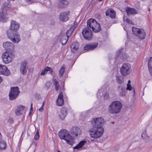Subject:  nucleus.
<instances>
[{"mask_svg": "<svg viewBox=\"0 0 152 152\" xmlns=\"http://www.w3.org/2000/svg\"><path fill=\"white\" fill-rule=\"evenodd\" d=\"M4 48L6 50L2 55L3 62L5 64H8L12 62L15 57V54L13 51L14 45L10 42H6L3 44Z\"/></svg>", "mask_w": 152, "mask_h": 152, "instance_id": "obj_1", "label": "nucleus"}, {"mask_svg": "<svg viewBox=\"0 0 152 152\" xmlns=\"http://www.w3.org/2000/svg\"><path fill=\"white\" fill-rule=\"evenodd\" d=\"M20 25L16 21L12 20L10 30L7 31V37L12 42L18 43L20 41V36L18 33L16 31L19 29Z\"/></svg>", "mask_w": 152, "mask_h": 152, "instance_id": "obj_2", "label": "nucleus"}, {"mask_svg": "<svg viewBox=\"0 0 152 152\" xmlns=\"http://www.w3.org/2000/svg\"><path fill=\"white\" fill-rule=\"evenodd\" d=\"M58 135L61 139L65 140L68 144L72 145L74 143L73 138L66 129H61L59 132Z\"/></svg>", "mask_w": 152, "mask_h": 152, "instance_id": "obj_3", "label": "nucleus"}, {"mask_svg": "<svg viewBox=\"0 0 152 152\" xmlns=\"http://www.w3.org/2000/svg\"><path fill=\"white\" fill-rule=\"evenodd\" d=\"M122 107V104L120 102L115 101L109 106L108 111L111 114H117L120 112Z\"/></svg>", "mask_w": 152, "mask_h": 152, "instance_id": "obj_4", "label": "nucleus"}, {"mask_svg": "<svg viewBox=\"0 0 152 152\" xmlns=\"http://www.w3.org/2000/svg\"><path fill=\"white\" fill-rule=\"evenodd\" d=\"M11 7V5L9 2L5 3L2 5L1 10L2 12H0V22H6L7 19L6 17L7 15V11Z\"/></svg>", "mask_w": 152, "mask_h": 152, "instance_id": "obj_5", "label": "nucleus"}, {"mask_svg": "<svg viewBox=\"0 0 152 152\" xmlns=\"http://www.w3.org/2000/svg\"><path fill=\"white\" fill-rule=\"evenodd\" d=\"M104 132V129L92 127L89 131L91 137L96 139L100 137L103 134Z\"/></svg>", "mask_w": 152, "mask_h": 152, "instance_id": "obj_6", "label": "nucleus"}, {"mask_svg": "<svg viewBox=\"0 0 152 152\" xmlns=\"http://www.w3.org/2000/svg\"><path fill=\"white\" fill-rule=\"evenodd\" d=\"M104 120L103 118H94L92 121V128L104 129L102 126L104 125Z\"/></svg>", "mask_w": 152, "mask_h": 152, "instance_id": "obj_7", "label": "nucleus"}, {"mask_svg": "<svg viewBox=\"0 0 152 152\" xmlns=\"http://www.w3.org/2000/svg\"><path fill=\"white\" fill-rule=\"evenodd\" d=\"M82 34L84 39L90 41L93 37V35L91 30L88 27H86L83 29Z\"/></svg>", "mask_w": 152, "mask_h": 152, "instance_id": "obj_8", "label": "nucleus"}, {"mask_svg": "<svg viewBox=\"0 0 152 152\" xmlns=\"http://www.w3.org/2000/svg\"><path fill=\"white\" fill-rule=\"evenodd\" d=\"M132 30L133 34L137 37V38L141 39H144L145 38L146 33L143 29L133 27L132 28Z\"/></svg>", "mask_w": 152, "mask_h": 152, "instance_id": "obj_9", "label": "nucleus"}, {"mask_svg": "<svg viewBox=\"0 0 152 152\" xmlns=\"http://www.w3.org/2000/svg\"><path fill=\"white\" fill-rule=\"evenodd\" d=\"M120 71L122 75L126 76L129 75L131 72L130 64L129 63H124L121 68Z\"/></svg>", "mask_w": 152, "mask_h": 152, "instance_id": "obj_10", "label": "nucleus"}, {"mask_svg": "<svg viewBox=\"0 0 152 152\" xmlns=\"http://www.w3.org/2000/svg\"><path fill=\"white\" fill-rule=\"evenodd\" d=\"M19 93L20 91L18 87L11 88L9 95L10 100H11L15 99Z\"/></svg>", "mask_w": 152, "mask_h": 152, "instance_id": "obj_11", "label": "nucleus"}, {"mask_svg": "<svg viewBox=\"0 0 152 152\" xmlns=\"http://www.w3.org/2000/svg\"><path fill=\"white\" fill-rule=\"evenodd\" d=\"M10 74V72L5 65L0 64V75L8 76Z\"/></svg>", "mask_w": 152, "mask_h": 152, "instance_id": "obj_12", "label": "nucleus"}, {"mask_svg": "<svg viewBox=\"0 0 152 152\" xmlns=\"http://www.w3.org/2000/svg\"><path fill=\"white\" fill-rule=\"evenodd\" d=\"M69 11H68L67 12H61L59 16V20L63 22H65L67 21L69 19L67 16L69 15Z\"/></svg>", "mask_w": 152, "mask_h": 152, "instance_id": "obj_13", "label": "nucleus"}, {"mask_svg": "<svg viewBox=\"0 0 152 152\" xmlns=\"http://www.w3.org/2000/svg\"><path fill=\"white\" fill-rule=\"evenodd\" d=\"M98 43L97 42L92 43L86 44L84 47V50H94L97 47Z\"/></svg>", "mask_w": 152, "mask_h": 152, "instance_id": "obj_14", "label": "nucleus"}, {"mask_svg": "<svg viewBox=\"0 0 152 152\" xmlns=\"http://www.w3.org/2000/svg\"><path fill=\"white\" fill-rule=\"evenodd\" d=\"M27 63L26 61H22L20 67V73L25 75L27 73V69H26V65Z\"/></svg>", "mask_w": 152, "mask_h": 152, "instance_id": "obj_15", "label": "nucleus"}, {"mask_svg": "<svg viewBox=\"0 0 152 152\" xmlns=\"http://www.w3.org/2000/svg\"><path fill=\"white\" fill-rule=\"evenodd\" d=\"M106 15L110 17L111 18H114L115 17V12L112 9H108L106 12Z\"/></svg>", "mask_w": 152, "mask_h": 152, "instance_id": "obj_16", "label": "nucleus"}, {"mask_svg": "<svg viewBox=\"0 0 152 152\" xmlns=\"http://www.w3.org/2000/svg\"><path fill=\"white\" fill-rule=\"evenodd\" d=\"M97 22L94 19L91 18L90 19L88 20L87 22V26L88 28L89 27L91 28H94V26L97 23Z\"/></svg>", "mask_w": 152, "mask_h": 152, "instance_id": "obj_17", "label": "nucleus"}, {"mask_svg": "<svg viewBox=\"0 0 152 152\" xmlns=\"http://www.w3.org/2000/svg\"><path fill=\"white\" fill-rule=\"evenodd\" d=\"M126 12L128 16L135 15L137 13V11L134 9L127 7L126 9Z\"/></svg>", "mask_w": 152, "mask_h": 152, "instance_id": "obj_18", "label": "nucleus"}, {"mask_svg": "<svg viewBox=\"0 0 152 152\" xmlns=\"http://www.w3.org/2000/svg\"><path fill=\"white\" fill-rule=\"evenodd\" d=\"M72 52L74 53H76L79 49V45L77 42H73L70 46Z\"/></svg>", "mask_w": 152, "mask_h": 152, "instance_id": "obj_19", "label": "nucleus"}, {"mask_svg": "<svg viewBox=\"0 0 152 152\" xmlns=\"http://www.w3.org/2000/svg\"><path fill=\"white\" fill-rule=\"evenodd\" d=\"M67 115V111L65 107H63L61 110L60 113L59 115L60 118L62 120L64 119Z\"/></svg>", "mask_w": 152, "mask_h": 152, "instance_id": "obj_20", "label": "nucleus"}, {"mask_svg": "<svg viewBox=\"0 0 152 152\" xmlns=\"http://www.w3.org/2000/svg\"><path fill=\"white\" fill-rule=\"evenodd\" d=\"M70 132L72 134H75L76 137H77L78 134H80L81 130L78 127H73L71 129Z\"/></svg>", "mask_w": 152, "mask_h": 152, "instance_id": "obj_21", "label": "nucleus"}, {"mask_svg": "<svg viewBox=\"0 0 152 152\" xmlns=\"http://www.w3.org/2000/svg\"><path fill=\"white\" fill-rule=\"evenodd\" d=\"M141 137L145 142H148L150 140V137L147 134L146 130H145L141 134Z\"/></svg>", "mask_w": 152, "mask_h": 152, "instance_id": "obj_22", "label": "nucleus"}, {"mask_svg": "<svg viewBox=\"0 0 152 152\" xmlns=\"http://www.w3.org/2000/svg\"><path fill=\"white\" fill-rule=\"evenodd\" d=\"M24 108L22 105L18 107L15 112L16 115L18 116L22 114L24 110Z\"/></svg>", "mask_w": 152, "mask_h": 152, "instance_id": "obj_23", "label": "nucleus"}, {"mask_svg": "<svg viewBox=\"0 0 152 152\" xmlns=\"http://www.w3.org/2000/svg\"><path fill=\"white\" fill-rule=\"evenodd\" d=\"M92 29L93 32L97 33L100 31L101 28L99 24L97 23L94 26V28H92Z\"/></svg>", "mask_w": 152, "mask_h": 152, "instance_id": "obj_24", "label": "nucleus"}, {"mask_svg": "<svg viewBox=\"0 0 152 152\" xmlns=\"http://www.w3.org/2000/svg\"><path fill=\"white\" fill-rule=\"evenodd\" d=\"M86 142L85 140L80 141L77 145L73 148L74 149H79Z\"/></svg>", "mask_w": 152, "mask_h": 152, "instance_id": "obj_25", "label": "nucleus"}, {"mask_svg": "<svg viewBox=\"0 0 152 152\" xmlns=\"http://www.w3.org/2000/svg\"><path fill=\"white\" fill-rule=\"evenodd\" d=\"M116 80L117 82L119 84H121L123 83L124 81V77L122 76H116Z\"/></svg>", "mask_w": 152, "mask_h": 152, "instance_id": "obj_26", "label": "nucleus"}, {"mask_svg": "<svg viewBox=\"0 0 152 152\" xmlns=\"http://www.w3.org/2000/svg\"><path fill=\"white\" fill-rule=\"evenodd\" d=\"M6 143L5 141L1 140L0 141V150H3L6 148Z\"/></svg>", "mask_w": 152, "mask_h": 152, "instance_id": "obj_27", "label": "nucleus"}, {"mask_svg": "<svg viewBox=\"0 0 152 152\" xmlns=\"http://www.w3.org/2000/svg\"><path fill=\"white\" fill-rule=\"evenodd\" d=\"M68 38L65 36L62 37L60 39V42L63 45H65L67 42Z\"/></svg>", "mask_w": 152, "mask_h": 152, "instance_id": "obj_28", "label": "nucleus"}, {"mask_svg": "<svg viewBox=\"0 0 152 152\" xmlns=\"http://www.w3.org/2000/svg\"><path fill=\"white\" fill-rule=\"evenodd\" d=\"M55 86V88L56 91H58L59 88V83L56 79H54L53 81Z\"/></svg>", "mask_w": 152, "mask_h": 152, "instance_id": "obj_29", "label": "nucleus"}, {"mask_svg": "<svg viewBox=\"0 0 152 152\" xmlns=\"http://www.w3.org/2000/svg\"><path fill=\"white\" fill-rule=\"evenodd\" d=\"M65 69L64 65H63L59 71V76L60 77L62 76L64 72Z\"/></svg>", "mask_w": 152, "mask_h": 152, "instance_id": "obj_30", "label": "nucleus"}, {"mask_svg": "<svg viewBox=\"0 0 152 152\" xmlns=\"http://www.w3.org/2000/svg\"><path fill=\"white\" fill-rule=\"evenodd\" d=\"M120 96H125V88H124L122 87L121 90L119 91Z\"/></svg>", "mask_w": 152, "mask_h": 152, "instance_id": "obj_31", "label": "nucleus"}, {"mask_svg": "<svg viewBox=\"0 0 152 152\" xmlns=\"http://www.w3.org/2000/svg\"><path fill=\"white\" fill-rule=\"evenodd\" d=\"M74 29L72 28H71L70 29L67 30L66 32V37L68 38L72 33Z\"/></svg>", "mask_w": 152, "mask_h": 152, "instance_id": "obj_32", "label": "nucleus"}, {"mask_svg": "<svg viewBox=\"0 0 152 152\" xmlns=\"http://www.w3.org/2000/svg\"><path fill=\"white\" fill-rule=\"evenodd\" d=\"M51 85V83L50 81H47L45 83L44 87L46 90H48L49 89Z\"/></svg>", "mask_w": 152, "mask_h": 152, "instance_id": "obj_33", "label": "nucleus"}, {"mask_svg": "<svg viewBox=\"0 0 152 152\" xmlns=\"http://www.w3.org/2000/svg\"><path fill=\"white\" fill-rule=\"evenodd\" d=\"M56 102L58 106H61L64 104L63 99H57Z\"/></svg>", "mask_w": 152, "mask_h": 152, "instance_id": "obj_34", "label": "nucleus"}, {"mask_svg": "<svg viewBox=\"0 0 152 152\" xmlns=\"http://www.w3.org/2000/svg\"><path fill=\"white\" fill-rule=\"evenodd\" d=\"M148 69L152 68V57H150L148 62Z\"/></svg>", "mask_w": 152, "mask_h": 152, "instance_id": "obj_35", "label": "nucleus"}, {"mask_svg": "<svg viewBox=\"0 0 152 152\" xmlns=\"http://www.w3.org/2000/svg\"><path fill=\"white\" fill-rule=\"evenodd\" d=\"M60 4L67 5L68 4V2L66 0H60Z\"/></svg>", "mask_w": 152, "mask_h": 152, "instance_id": "obj_36", "label": "nucleus"}, {"mask_svg": "<svg viewBox=\"0 0 152 152\" xmlns=\"http://www.w3.org/2000/svg\"><path fill=\"white\" fill-rule=\"evenodd\" d=\"M48 71V69H47V67H45V69L43 70L41 73V75H45L47 73V72Z\"/></svg>", "mask_w": 152, "mask_h": 152, "instance_id": "obj_37", "label": "nucleus"}, {"mask_svg": "<svg viewBox=\"0 0 152 152\" xmlns=\"http://www.w3.org/2000/svg\"><path fill=\"white\" fill-rule=\"evenodd\" d=\"M39 134L38 131H37L34 137V139H35L36 140H37L39 139Z\"/></svg>", "mask_w": 152, "mask_h": 152, "instance_id": "obj_38", "label": "nucleus"}, {"mask_svg": "<svg viewBox=\"0 0 152 152\" xmlns=\"http://www.w3.org/2000/svg\"><path fill=\"white\" fill-rule=\"evenodd\" d=\"M57 99H63L62 91H60V92Z\"/></svg>", "mask_w": 152, "mask_h": 152, "instance_id": "obj_39", "label": "nucleus"}, {"mask_svg": "<svg viewBox=\"0 0 152 152\" xmlns=\"http://www.w3.org/2000/svg\"><path fill=\"white\" fill-rule=\"evenodd\" d=\"M122 59L124 60H126L128 58V56L126 55V54L125 53H124L122 55Z\"/></svg>", "mask_w": 152, "mask_h": 152, "instance_id": "obj_40", "label": "nucleus"}, {"mask_svg": "<svg viewBox=\"0 0 152 152\" xmlns=\"http://www.w3.org/2000/svg\"><path fill=\"white\" fill-rule=\"evenodd\" d=\"M127 87L126 88V89L127 90H129V91H131L132 89V87H131V85L127 84Z\"/></svg>", "mask_w": 152, "mask_h": 152, "instance_id": "obj_41", "label": "nucleus"}, {"mask_svg": "<svg viewBox=\"0 0 152 152\" xmlns=\"http://www.w3.org/2000/svg\"><path fill=\"white\" fill-rule=\"evenodd\" d=\"M47 69L48 71H49L51 73H52L53 72V69L47 66Z\"/></svg>", "mask_w": 152, "mask_h": 152, "instance_id": "obj_42", "label": "nucleus"}, {"mask_svg": "<svg viewBox=\"0 0 152 152\" xmlns=\"http://www.w3.org/2000/svg\"><path fill=\"white\" fill-rule=\"evenodd\" d=\"M44 102H43V104H42V107H41L39 109V111L40 112H42L43 111V106H44Z\"/></svg>", "mask_w": 152, "mask_h": 152, "instance_id": "obj_43", "label": "nucleus"}, {"mask_svg": "<svg viewBox=\"0 0 152 152\" xmlns=\"http://www.w3.org/2000/svg\"><path fill=\"white\" fill-rule=\"evenodd\" d=\"M8 122L10 123H12L14 121L13 119L11 118H10L8 120Z\"/></svg>", "mask_w": 152, "mask_h": 152, "instance_id": "obj_44", "label": "nucleus"}, {"mask_svg": "<svg viewBox=\"0 0 152 152\" xmlns=\"http://www.w3.org/2000/svg\"><path fill=\"white\" fill-rule=\"evenodd\" d=\"M77 22H75L73 25L72 26L71 28H73V29H74L76 27V26L77 25Z\"/></svg>", "mask_w": 152, "mask_h": 152, "instance_id": "obj_45", "label": "nucleus"}, {"mask_svg": "<svg viewBox=\"0 0 152 152\" xmlns=\"http://www.w3.org/2000/svg\"><path fill=\"white\" fill-rule=\"evenodd\" d=\"M26 1L29 4H31L34 2V0H26Z\"/></svg>", "mask_w": 152, "mask_h": 152, "instance_id": "obj_46", "label": "nucleus"}, {"mask_svg": "<svg viewBox=\"0 0 152 152\" xmlns=\"http://www.w3.org/2000/svg\"><path fill=\"white\" fill-rule=\"evenodd\" d=\"M126 21L129 24H132V21L128 18L126 19Z\"/></svg>", "mask_w": 152, "mask_h": 152, "instance_id": "obj_47", "label": "nucleus"}, {"mask_svg": "<svg viewBox=\"0 0 152 152\" xmlns=\"http://www.w3.org/2000/svg\"><path fill=\"white\" fill-rule=\"evenodd\" d=\"M148 69L151 75L152 76V68H151Z\"/></svg>", "mask_w": 152, "mask_h": 152, "instance_id": "obj_48", "label": "nucleus"}, {"mask_svg": "<svg viewBox=\"0 0 152 152\" xmlns=\"http://www.w3.org/2000/svg\"><path fill=\"white\" fill-rule=\"evenodd\" d=\"M32 145H35V146L36 147L37 145V142H34L32 144Z\"/></svg>", "mask_w": 152, "mask_h": 152, "instance_id": "obj_49", "label": "nucleus"}, {"mask_svg": "<svg viewBox=\"0 0 152 152\" xmlns=\"http://www.w3.org/2000/svg\"><path fill=\"white\" fill-rule=\"evenodd\" d=\"M108 95L107 94L105 93L104 95V97L105 98H107L108 97Z\"/></svg>", "mask_w": 152, "mask_h": 152, "instance_id": "obj_50", "label": "nucleus"}, {"mask_svg": "<svg viewBox=\"0 0 152 152\" xmlns=\"http://www.w3.org/2000/svg\"><path fill=\"white\" fill-rule=\"evenodd\" d=\"M3 79H2V77L0 76V84L1 83Z\"/></svg>", "mask_w": 152, "mask_h": 152, "instance_id": "obj_51", "label": "nucleus"}, {"mask_svg": "<svg viewBox=\"0 0 152 152\" xmlns=\"http://www.w3.org/2000/svg\"><path fill=\"white\" fill-rule=\"evenodd\" d=\"M94 141V140H89L88 141V142H93Z\"/></svg>", "mask_w": 152, "mask_h": 152, "instance_id": "obj_52", "label": "nucleus"}, {"mask_svg": "<svg viewBox=\"0 0 152 152\" xmlns=\"http://www.w3.org/2000/svg\"><path fill=\"white\" fill-rule=\"evenodd\" d=\"M32 110H33V108L31 107L30 109V111H31L32 112Z\"/></svg>", "mask_w": 152, "mask_h": 152, "instance_id": "obj_53", "label": "nucleus"}, {"mask_svg": "<svg viewBox=\"0 0 152 152\" xmlns=\"http://www.w3.org/2000/svg\"><path fill=\"white\" fill-rule=\"evenodd\" d=\"M131 83V81L130 80H129L128 81V83L127 84H129L130 83Z\"/></svg>", "mask_w": 152, "mask_h": 152, "instance_id": "obj_54", "label": "nucleus"}, {"mask_svg": "<svg viewBox=\"0 0 152 152\" xmlns=\"http://www.w3.org/2000/svg\"><path fill=\"white\" fill-rule=\"evenodd\" d=\"M31 107L32 108V103H31Z\"/></svg>", "mask_w": 152, "mask_h": 152, "instance_id": "obj_55", "label": "nucleus"}, {"mask_svg": "<svg viewBox=\"0 0 152 152\" xmlns=\"http://www.w3.org/2000/svg\"><path fill=\"white\" fill-rule=\"evenodd\" d=\"M61 7V6H59V7L60 8H62V7Z\"/></svg>", "mask_w": 152, "mask_h": 152, "instance_id": "obj_56", "label": "nucleus"}, {"mask_svg": "<svg viewBox=\"0 0 152 152\" xmlns=\"http://www.w3.org/2000/svg\"><path fill=\"white\" fill-rule=\"evenodd\" d=\"M32 112L31 111H30L29 114H30V113H31Z\"/></svg>", "mask_w": 152, "mask_h": 152, "instance_id": "obj_57", "label": "nucleus"}, {"mask_svg": "<svg viewBox=\"0 0 152 152\" xmlns=\"http://www.w3.org/2000/svg\"><path fill=\"white\" fill-rule=\"evenodd\" d=\"M103 0H99V1H102Z\"/></svg>", "mask_w": 152, "mask_h": 152, "instance_id": "obj_58", "label": "nucleus"}, {"mask_svg": "<svg viewBox=\"0 0 152 152\" xmlns=\"http://www.w3.org/2000/svg\"><path fill=\"white\" fill-rule=\"evenodd\" d=\"M142 1H146V0H142Z\"/></svg>", "mask_w": 152, "mask_h": 152, "instance_id": "obj_59", "label": "nucleus"}, {"mask_svg": "<svg viewBox=\"0 0 152 152\" xmlns=\"http://www.w3.org/2000/svg\"><path fill=\"white\" fill-rule=\"evenodd\" d=\"M58 152H60L59 150H57Z\"/></svg>", "mask_w": 152, "mask_h": 152, "instance_id": "obj_60", "label": "nucleus"}, {"mask_svg": "<svg viewBox=\"0 0 152 152\" xmlns=\"http://www.w3.org/2000/svg\"><path fill=\"white\" fill-rule=\"evenodd\" d=\"M150 8H149V9H148V11H150Z\"/></svg>", "mask_w": 152, "mask_h": 152, "instance_id": "obj_61", "label": "nucleus"}, {"mask_svg": "<svg viewBox=\"0 0 152 152\" xmlns=\"http://www.w3.org/2000/svg\"><path fill=\"white\" fill-rule=\"evenodd\" d=\"M120 88V86H119V87H118V88Z\"/></svg>", "mask_w": 152, "mask_h": 152, "instance_id": "obj_62", "label": "nucleus"}]
</instances>
